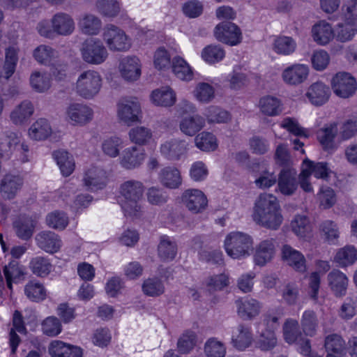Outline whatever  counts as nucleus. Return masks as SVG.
I'll list each match as a JSON object with an SVG mask.
<instances>
[{
  "instance_id": "f257e3e1",
  "label": "nucleus",
  "mask_w": 357,
  "mask_h": 357,
  "mask_svg": "<svg viewBox=\"0 0 357 357\" xmlns=\"http://www.w3.org/2000/svg\"><path fill=\"white\" fill-rule=\"evenodd\" d=\"M252 219L259 226L277 230L283 221L277 197L272 194H261L255 201Z\"/></svg>"
},
{
  "instance_id": "f03ea898",
  "label": "nucleus",
  "mask_w": 357,
  "mask_h": 357,
  "mask_svg": "<svg viewBox=\"0 0 357 357\" xmlns=\"http://www.w3.org/2000/svg\"><path fill=\"white\" fill-rule=\"evenodd\" d=\"M144 185L141 181L129 180L120 186V194L123 197L120 204L126 217L137 218L142 215L139 201L143 196Z\"/></svg>"
},
{
  "instance_id": "7ed1b4c3",
  "label": "nucleus",
  "mask_w": 357,
  "mask_h": 357,
  "mask_svg": "<svg viewBox=\"0 0 357 357\" xmlns=\"http://www.w3.org/2000/svg\"><path fill=\"white\" fill-rule=\"evenodd\" d=\"M224 246L230 257L241 259L250 256V252L253 250V241L246 233L234 231L227 235Z\"/></svg>"
},
{
  "instance_id": "20e7f679",
  "label": "nucleus",
  "mask_w": 357,
  "mask_h": 357,
  "mask_svg": "<svg viewBox=\"0 0 357 357\" xmlns=\"http://www.w3.org/2000/svg\"><path fill=\"white\" fill-rule=\"evenodd\" d=\"M102 86V77L97 71L88 70L82 72L76 82V91L79 96L91 99L96 96Z\"/></svg>"
},
{
  "instance_id": "39448f33",
  "label": "nucleus",
  "mask_w": 357,
  "mask_h": 357,
  "mask_svg": "<svg viewBox=\"0 0 357 357\" xmlns=\"http://www.w3.org/2000/svg\"><path fill=\"white\" fill-rule=\"evenodd\" d=\"M83 60L90 64L98 65L108 56V52L102 43L98 39L86 40L80 49Z\"/></svg>"
},
{
  "instance_id": "423d86ee",
  "label": "nucleus",
  "mask_w": 357,
  "mask_h": 357,
  "mask_svg": "<svg viewBox=\"0 0 357 357\" xmlns=\"http://www.w3.org/2000/svg\"><path fill=\"white\" fill-rule=\"evenodd\" d=\"M103 39L113 51H127L131 43L125 32L114 24H107L104 28Z\"/></svg>"
},
{
  "instance_id": "0eeeda50",
  "label": "nucleus",
  "mask_w": 357,
  "mask_h": 357,
  "mask_svg": "<svg viewBox=\"0 0 357 357\" xmlns=\"http://www.w3.org/2000/svg\"><path fill=\"white\" fill-rule=\"evenodd\" d=\"M331 86L336 96L347 98L355 93L357 84L355 78L350 73L339 72L333 77Z\"/></svg>"
},
{
  "instance_id": "6e6552de",
  "label": "nucleus",
  "mask_w": 357,
  "mask_h": 357,
  "mask_svg": "<svg viewBox=\"0 0 357 357\" xmlns=\"http://www.w3.org/2000/svg\"><path fill=\"white\" fill-rule=\"evenodd\" d=\"M216 39L223 43L234 46L242 40V33L240 28L229 21L218 24L214 31Z\"/></svg>"
},
{
  "instance_id": "1a4fd4ad",
  "label": "nucleus",
  "mask_w": 357,
  "mask_h": 357,
  "mask_svg": "<svg viewBox=\"0 0 357 357\" xmlns=\"http://www.w3.org/2000/svg\"><path fill=\"white\" fill-rule=\"evenodd\" d=\"M117 106L118 116L123 123L131 126L140 121L141 106L136 99L122 100Z\"/></svg>"
},
{
  "instance_id": "9d476101",
  "label": "nucleus",
  "mask_w": 357,
  "mask_h": 357,
  "mask_svg": "<svg viewBox=\"0 0 357 357\" xmlns=\"http://www.w3.org/2000/svg\"><path fill=\"white\" fill-rule=\"evenodd\" d=\"M182 202L193 213H202L208 204V200L204 192L197 189H188L181 196Z\"/></svg>"
},
{
  "instance_id": "9b49d317",
  "label": "nucleus",
  "mask_w": 357,
  "mask_h": 357,
  "mask_svg": "<svg viewBox=\"0 0 357 357\" xmlns=\"http://www.w3.org/2000/svg\"><path fill=\"white\" fill-rule=\"evenodd\" d=\"M277 181L278 189L284 195H292L298 188L297 172L294 169L283 168L280 171Z\"/></svg>"
},
{
  "instance_id": "f8f14e48",
  "label": "nucleus",
  "mask_w": 357,
  "mask_h": 357,
  "mask_svg": "<svg viewBox=\"0 0 357 357\" xmlns=\"http://www.w3.org/2000/svg\"><path fill=\"white\" fill-rule=\"evenodd\" d=\"M106 172L98 167L92 166L88 169L84 176L83 182L86 187L92 190L102 189L107 184Z\"/></svg>"
},
{
  "instance_id": "ddd939ff",
  "label": "nucleus",
  "mask_w": 357,
  "mask_h": 357,
  "mask_svg": "<svg viewBox=\"0 0 357 357\" xmlns=\"http://www.w3.org/2000/svg\"><path fill=\"white\" fill-rule=\"evenodd\" d=\"M309 75V68L303 64H294L286 68L282 74L284 82L289 85H298L304 82Z\"/></svg>"
},
{
  "instance_id": "4468645a",
  "label": "nucleus",
  "mask_w": 357,
  "mask_h": 357,
  "mask_svg": "<svg viewBox=\"0 0 357 357\" xmlns=\"http://www.w3.org/2000/svg\"><path fill=\"white\" fill-rule=\"evenodd\" d=\"M37 245L49 253L56 252L61 247L59 236L51 231H43L36 236Z\"/></svg>"
},
{
  "instance_id": "2eb2a0df",
  "label": "nucleus",
  "mask_w": 357,
  "mask_h": 357,
  "mask_svg": "<svg viewBox=\"0 0 357 357\" xmlns=\"http://www.w3.org/2000/svg\"><path fill=\"white\" fill-rule=\"evenodd\" d=\"M145 158L144 149L137 146L127 148L123 151L120 163L127 169H132L139 167Z\"/></svg>"
},
{
  "instance_id": "dca6fc26",
  "label": "nucleus",
  "mask_w": 357,
  "mask_h": 357,
  "mask_svg": "<svg viewBox=\"0 0 357 357\" xmlns=\"http://www.w3.org/2000/svg\"><path fill=\"white\" fill-rule=\"evenodd\" d=\"M93 110L86 105L79 103L71 104L66 110L68 119L74 123L85 124L93 118Z\"/></svg>"
},
{
  "instance_id": "f3484780",
  "label": "nucleus",
  "mask_w": 357,
  "mask_h": 357,
  "mask_svg": "<svg viewBox=\"0 0 357 357\" xmlns=\"http://www.w3.org/2000/svg\"><path fill=\"white\" fill-rule=\"evenodd\" d=\"M238 315L244 320H251L257 316L260 311L259 303L252 298H243L235 302Z\"/></svg>"
},
{
  "instance_id": "a211bd4d",
  "label": "nucleus",
  "mask_w": 357,
  "mask_h": 357,
  "mask_svg": "<svg viewBox=\"0 0 357 357\" xmlns=\"http://www.w3.org/2000/svg\"><path fill=\"white\" fill-rule=\"evenodd\" d=\"M121 76L127 81H135L141 75V64L136 56L123 59L119 65Z\"/></svg>"
},
{
  "instance_id": "6ab92c4d",
  "label": "nucleus",
  "mask_w": 357,
  "mask_h": 357,
  "mask_svg": "<svg viewBox=\"0 0 357 357\" xmlns=\"http://www.w3.org/2000/svg\"><path fill=\"white\" fill-rule=\"evenodd\" d=\"M187 151V143L184 140L172 139L160 146V153L166 158L176 160Z\"/></svg>"
},
{
  "instance_id": "aec40b11",
  "label": "nucleus",
  "mask_w": 357,
  "mask_h": 357,
  "mask_svg": "<svg viewBox=\"0 0 357 357\" xmlns=\"http://www.w3.org/2000/svg\"><path fill=\"white\" fill-rule=\"evenodd\" d=\"M282 257L295 271L301 273L305 271L306 266L304 256L290 245H284L282 246Z\"/></svg>"
},
{
  "instance_id": "412c9836",
  "label": "nucleus",
  "mask_w": 357,
  "mask_h": 357,
  "mask_svg": "<svg viewBox=\"0 0 357 357\" xmlns=\"http://www.w3.org/2000/svg\"><path fill=\"white\" fill-rule=\"evenodd\" d=\"M330 96V88L320 82L310 85L306 93V96L310 102L316 106H320L326 103Z\"/></svg>"
},
{
  "instance_id": "4be33fe9",
  "label": "nucleus",
  "mask_w": 357,
  "mask_h": 357,
  "mask_svg": "<svg viewBox=\"0 0 357 357\" xmlns=\"http://www.w3.org/2000/svg\"><path fill=\"white\" fill-rule=\"evenodd\" d=\"M51 24H52L56 35L69 36L75 30V22L67 13H58L55 14L51 20Z\"/></svg>"
},
{
  "instance_id": "5701e85b",
  "label": "nucleus",
  "mask_w": 357,
  "mask_h": 357,
  "mask_svg": "<svg viewBox=\"0 0 357 357\" xmlns=\"http://www.w3.org/2000/svg\"><path fill=\"white\" fill-rule=\"evenodd\" d=\"M23 184L22 178L16 175L6 174L1 181L0 190L4 198L12 199Z\"/></svg>"
},
{
  "instance_id": "b1692460",
  "label": "nucleus",
  "mask_w": 357,
  "mask_h": 357,
  "mask_svg": "<svg viewBox=\"0 0 357 357\" xmlns=\"http://www.w3.org/2000/svg\"><path fill=\"white\" fill-rule=\"evenodd\" d=\"M275 254L273 239H266L261 241L256 248L254 256L255 262L258 266H264L270 261Z\"/></svg>"
},
{
  "instance_id": "393cba45",
  "label": "nucleus",
  "mask_w": 357,
  "mask_h": 357,
  "mask_svg": "<svg viewBox=\"0 0 357 357\" xmlns=\"http://www.w3.org/2000/svg\"><path fill=\"white\" fill-rule=\"evenodd\" d=\"M328 281L331 290L337 297L345 295L348 279L343 273L333 270L328 275Z\"/></svg>"
},
{
  "instance_id": "a878e982",
  "label": "nucleus",
  "mask_w": 357,
  "mask_h": 357,
  "mask_svg": "<svg viewBox=\"0 0 357 357\" xmlns=\"http://www.w3.org/2000/svg\"><path fill=\"white\" fill-rule=\"evenodd\" d=\"M159 181L166 188H178L181 184L180 172L174 167H166L162 169L158 174Z\"/></svg>"
},
{
  "instance_id": "bb28decb",
  "label": "nucleus",
  "mask_w": 357,
  "mask_h": 357,
  "mask_svg": "<svg viewBox=\"0 0 357 357\" xmlns=\"http://www.w3.org/2000/svg\"><path fill=\"white\" fill-rule=\"evenodd\" d=\"M236 331L238 334L233 335L231 344L238 351H244L248 348L252 342V334L250 327L243 324L238 326Z\"/></svg>"
},
{
  "instance_id": "cd10ccee",
  "label": "nucleus",
  "mask_w": 357,
  "mask_h": 357,
  "mask_svg": "<svg viewBox=\"0 0 357 357\" xmlns=\"http://www.w3.org/2000/svg\"><path fill=\"white\" fill-rule=\"evenodd\" d=\"M313 39L318 44H328L335 35L331 24L325 21H321L314 24L312 29Z\"/></svg>"
},
{
  "instance_id": "c85d7f7f",
  "label": "nucleus",
  "mask_w": 357,
  "mask_h": 357,
  "mask_svg": "<svg viewBox=\"0 0 357 357\" xmlns=\"http://www.w3.org/2000/svg\"><path fill=\"white\" fill-rule=\"evenodd\" d=\"M33 113V106L29 100H24L10 112V118L15 125L24 123Z\"/></svg>"
},
{
  "instance_id": "c756f323",
  "label": "nucleus",
  "mask_w": 357,
  "mask_h": 357,
  "mask_svg": "<svg viewBox=\"0 0 357 357\" xmlns=\"http://www.w3.org/2000/svg\"><path fill=\"white\" fill-rule=\"evenodd\" d=\"M205 125V120L199 115L184 117L180 122L181 131L188 136H194L201 130Z\"/></svg>"
},
{
  "instance_id": "7c9ffc66",
  "label": "nucleus",
  "mask_w": 357,
  "mask_h": 357,
  "mask_svg": "<svg viewBox=\"0 0 357 357\" xmlns=\"http://www.w3.org/2000/svg\"><path fill=\"white\" fill-rule=\"evenodd\" d=\"M177 254V244L167 236L160 237L158 246V255L163 261L173 260Z\"/></svg>"
},
{
  "instance_id": "2f4dec72",
  "label": "nucleus",
  "mask_w": 357,
  "mask_h": 357,
  "mask_svg": "<svg viewBox=\"0 0 357 357\" xmlns=\"http://www.w3.org/2000/svg\"><path fill=\"white\" fill-rule=\"evenodd\" d=\"M13 328L10 329L9 333V343L12 354H15L20 342V338L19 335L15 333V331L20 333L26 331L22 316L21 313L17 310H16L13 314Z\"/></svg>"
},
{
  "instance_id": "473e14b6",
  "label": "nucleus",
  "mask_w": 357,
  "mask_h": 357,
  "mask_svg": "<svg viewBox=\"0 0 357 357\" xmlns=\"http://www.w3.org/2000/svg\"><path fill=\"white\" fill-rule=\"evenodd\" d=\"M337 132L338 128L336 124H331L317 132V139L324 150L332 151L335 149L334 139Z\"/></svg>"
},
{
  "instance_id": "72a5a7b5",
  "label": "nucleus",
  "mask_w": 357,
  "mask_h": 357,
  "mask_svg": "<svg viewBox=\"0 0 357 357\" xmlns=\"http://www.w3.org/2000/svg\"><path fill=\"white\" fill-rule=\"evenodd\" d=\"M18 61L17 52L15 48L10 47L6 50L5 63L0 72V82L7 81L14 73Z\"/></svg>"
},
{
  "instance_id": "f704fd0d",
  "label": "nucleus",
  "mask_w": 357,
  "mask_h": 357,
  "mask_svg": "<svg viewBox=\"0 0 357 357\" xmlns=\"http://www.w3.org/2000/svg\"><path fill=\"white\" fill-rule=\"evenodd\" d=\"M151 99L158 106L169 107L174 104L176 94L169 87H162L152 92Z\"/></svg>"
},
{
  "instance_id": "c9c22d12",
  "label": "nucleus",
  "mask_w": 357,
  "mask_h": 357,
  "mask_svg": "<svg viewBox=\"0 0 357 357\" xmlns=\"http://www.w3.org/2000/svg\"><path fill=\"white\" fill-rule=\"evenodd\" d=\"M13 226L17 236L24 241L31 238L35 227L33 221L29 218H19L13 222Z\"/></svg>"
},
{
  "instance_id": "e433bc0d",
  "label": "nucleus",
  "mask_w": 357,
  "mask_h": 357,
  "mask_svg": "<svg viewBox=\"0 0 357 357\" xmlns=\"http://www.w3.org/2000/svg\"><path fill=\"white\" fill-rule=\"evenodd\" d=\"M259 107L262 114L269 116H277L282 112L280 100L271 96H264L260 98Z\"/></svg>"
},
{
  "instance_id": "4c0bfd02",
  "label": "nucleus",
  "mask_w": 357,
  "mask_h": 357,
  "mask_svg": "<svg viewBox=\"0 0 357 357\" xmlns=\"http://www.w3.org/2000/svg\"><path fill=\"white\" fill-rule=\"evenodd\" d=\"M278 344V339L273 330L265 329L261 331L255 342V347L262 351L273 349Z\"/></svg>"
},
{
  "instance_id": "58836bf2",
  "label": "nucleus",
  "mask_w": 357,
  "mask_h": 357,
  "mask_svg": "<svg viewBox=\"0 0 357 357\" xmlns=\"http://www.w3.org/2000/svg\"><path fill=\"white\" fill-rule=\"evenodd\" d=\"M53 156L64 176H68L73 173L75 162L72 155L66 151H56L53 153Z\"/></svg>"
},
{
  "instance_id": "ea45409f",
  "label": "nucleus",
  "mask_w": 357,
  "mask_h": 357,
  "mask_svg": "<svg viewBox=\"0 0 357 357\" xmlns=\"http://www.w3.org/2000/svg\"><path fill=\"white\" fill-rule=\"evenodd\" d=\"M302 168L310 176L313 174L317 178L326 179L330 172L326 162H314L307 158L303 160Z\"/></svg>"
},
{
  "instance_id": "a19ab883",
  "label": "nucleus",
  "mask_w": 357,
  "mask_h": 357,
  "mask_svg": "<svg viewBox=\"0 0 357 357\" xmlns=\"http://www.w3.org/2000/svg\"><path fill=\"white\" fill-rule=\"evenodd\" d=\"M301 325L305 335L314 336L319 326L317 314L313 310H305L301 318Z\"/></svg>"
},
{
  "instance_id": "79ce46f5",
  "label": "nucleus",
  "mask_w": 357,
  "mask_h": 357,
  "mask_svg": "<svg viewBox=\"0 0 357 357\" xmlns=\"http://www.w3.org/2000/svg\"><path fill=\"white\" fill-rule=\"evenodd\" d=\"M52 133V128L45 119L36 121L29 128V135L31 138L36 140H43Z\"/></svg>"
},
{
  "instance_id": "37998d69",
  "label": "nucleus",
  "mask_w": 357,
  "mask_h": 357,
  "mask_svg": "<svg viewBox=\"0 0 357 357\" xmlns=\"http://www.w3.org/2000/svg\"><path fill=\"white\" fill-rule=\"evenodd\" d=\"M197 336L195 331H185L177 341V350L181 354L190 353L197 344Z\"/></svg>"
},
{
  "instance_id": "c03bdc74",
  "label": "nucleus",
  "mask_w": 357,
  "mask_h": 357,
  "mask_svg": "<svg viewBox=\"0 0 357 357\" xmlns=\"http://www.w3.org/2000/svg\"><path fill=\"white\" fill-rule=\"evenodd\" d=\"M172 71L181 80L189 81L193 77V73L188 63L181 57L176 56L172 60Z\"/></svg>"
},
{
  "instance_id": "a18cd8bd",
  "label": "nucleus",
  "mask_w": 357,
  "mask_h": 357,
  "mask_svg": "<svg viewBox=\"0 0 357 357\" xmlns=\"http://www.w3.org/2000/svg\"><path fill=\"white\" fill-rule=\"evenodd\" d=\"M325 348L328 355L335 354L343 355L345 353V342L342 337L337 334H331L325 339Z\"/></svg>"
},
{
  "instance_id": "49530a36",
  "label": "nucleus",
  "mask_w": 357,
  "mask_h": 357,
  "mask_svg": "<svg viewBox=\"0 0 357 357\" xmlns=\"http://www.w3.org/2000/svg\"><path fill=\"white\" fill-rule=\"evenodd\" d=\"M96 8L103 16L114 17L120 13V4L117 0H97Z\"/></svg>"
},
{
  "instance_id": "de8ad7c7",
  "label": "nucleus",
  "mask_w": 357,
  "mask_h": 357,
  "mask_svg": "<svg viewBox=\"0 0 357 357\" xmlns=\"http://www.w3.org/2000/svg\"><path fill=\"white\" fill-rule=\"evenodd\" d=\"M79 26L84 33L96 35L100 31L102 23L98 17L92 14H87L80 20Z\"/></svg>"
},
{
  "instance_id": "09e8293b",
  "label": "nucleus",
  "mask_w": 357,
  "mask_h": 357,
  "mask_svg": "<svg viewBox=\"0 0 357 357\" xmlns=\"http://www.w3.org/2000/svg\"><path fill=\"white\" fill-rule=\"evenodd\" d=\"M196 146L203 151H214L217 146L215 137L211 132H202L195 138Z\"/></svg>"
},
{
  "instance_id": "8fccbe9b",
  "label": "nucleus",
  "mask_w": 357,
  "mask_h": 357,
  "mask_svg": "<svg viewBox=\"0 0 357 357\" xmlns=\"http://www.w3.org/2000/svg\"><path fill=\"white\" fill-rule=\"evenodd\" d=\"M357 259V251L353 246H345L339 250L335 257V261L340 266H347Z\"/></svg>"
},
{
  "instance_id": "3c124183",
  "label": "nucleus",
  "mask_w": 357,
  "mask_h": 357,
  "mask_svg": "<svg viewBox=\"0 0 357 357\" xmlns=\"http://www.w3.org/2000/svg\"><path fill=\"white\" fill-rule=\"evenodd\" d=\"M24 293L29 299L34 302H39L46 298L44 286L35 281H31L25 286Z\"/></svg>"
},
{
  "instance_id": "603ef678",
  "label": "nucleus",
  "mask_w": 357,
  "mask_h": 357,
  "mask_svg": "<svg viewBox=\"0 0 357 357\" xmlns=\"http://www.w3.org/2000/svg\"><path fill=\"white\" fill-rule=\"evenodd\" d=\"M357 31L354 22L344 21L339 23L335 29V36L341 42H347L352 39Z\"/></svg>"
},
{
  "instance_id": "864d4df0",
  "label": "nucleus",
  "mask_w": 357,
  "mask_h": 357,
  "mask_svg": "<svg viewBox=\"0 0 357 357\" xmlns=\"http://www.w3.org/2000/svg\"><path fill=\"white\" fill-rule=\"evenodd\" d=\"M30 268L36 275L45 277L50 273L52 264L47 258L36 257L30 262Z\"/></svg>"
},
{
  "instance_id": "5fc2aeb1",
  "label": "nucleus",
  "mask_w": 357,
  "mask_h": 357,
  "mask_svg": "<svg viewBox=\"0 0 357 357\" xmlns=\"http://www.w3.org/2000/svg\"><path fill=\"white\" fill-rule=\"evenodd\" d=\"M33 56L38 62L47 64L58 57V52L48 45H41L35 49Z\"/></svg>"
},
{
  "instance_id": "6e6d98bb",
  "label": "nucleus",
  "mask_w": 357,
  "mask_h": 357,
  "mask_svg": "<svg viewBox=\"0 0 357 357\" xmlns=\"http://www.w3.org/2000/svg\"><path fill=\"white\" fill-rule=\"evenodd\" d=\"M46 222L52 229L63 230L68 225V218L64 212L55 211L47 215Z\"/></svg>"
},
{
  "instance_id": "4d7b16f0",
  "label": "nucleus",
  "mask_w": 357,
  "mask_h": 357,
  "mask_svg": "<svg viewBox=\"0 0 357 357\" xmlns=\"http://www.w3.org/2000/svg\"><path fill=\"white\" fill-rule=\"evenodd\" d=\"M283 332L284 340L288 343H294L301 338V332L297 320L287 319L284 324Z\"/></svg>"
},
{
  "instance_id": "13d9d810",
  "label": "nucleus",
  "mask_w": 357,
  "mask_h": 357,
  "mask_svg": "<svg viewBox=\"0 0 357 357\" xmlns=\"http://www.w3.org/2000/svg\"><path fill=\"white\" fill-rule=\"evenodd\" d=\"M204 349L207 357H225L226 354L224 344L214 337L208 339L205 342Z\"/></svg>"
},
{
  "instance_id": "bf43d9fd",
  "label": "nucleus",
  "mask_w": 357,
  "mask_h": 357,
  "mask_svg": "<svg viewBox=\"0 0 357 357\" xmlns=\"http://www.w3.org/2000/svg\"><path fill=\"white\" fill-rule=\"evenodd\" d=\"M143 292L149 296H158L165 291L162 281L157 278H148L143 282Z\"/></svg>"
},
{
  "instance_id": "052dcab7",
  "label": "nucleus",
  "mask_w": 357,
  "mask_h": 357,
  "mask_svg": "<svg viewBox=\"0 0 357 357\" xmlns=\"http://www.w3.org/2000/svg\"><path fill=\"white\" fill-rule=\"evenodd\" d=\"M128 135L130 141L138 145H144L152 137L151 130L144 126L130 129Z\"/></svg>"
},
{
  "instance_id": "680f3d73",
  "label": "nucleus",
  "mask_w": 357,
  "mask_h": 357,
  "mask_svg": "<svg viewBox=\"0 0 357 357\" xmlns=\"http://www.w3.org/2000/svg\"><path fill=\"white\" fill-rule=\"evenodd\" d=\"M339 135L343 140L349 139L357 135V116L345 120L338 129Z\"/></svg>"
},
{
  "instance_id": "e2e57ef3",
  "label": "nucleus",
  "mask_w": 357,
  "mask_h": 357,
  "mask_svg": "<svg viewBox=\"0 0 357 357\" xmlns=\"http://www.w3.org/2000/svg\"><path fill=\"white\" fill-rule=\"evenodd\" d=\"M296 44L291 37L281 36L275 39L274 43L275 51L281 54L289 55L296 50Z\"/></svg>"
},
{
  "instance_id": "0e129e2a",
  "label": "nucleus",
  "mask_w": 357,
  "mask_h": 357,
  "mask_svg": "<svg viewBox=\"0 0 357 357\" xmlns=\"http://www.w3.org/2000/svg\"><path fill=\"white\" fill-rule=\"evenodd\" d=\"M19 143L20 139L17 135L13 132L2 138L0 142V156L1 158H8Z\"/></svg>"
},
{
  "instance_id": "69168bd1",
  "label": "nucleus",
  "mask_w": 357,
  "mask_h": 357,
  "mask_svg": "<svg viewBox=\"0 0 357 357\" xmlns=\"http://www.w3.org/2000/svg\"><path fill=\"white\" fill-rule=\"evenodd\" d=\"M196 98L202 103L211 102L215 97V91L212 86L208 83H199L194 91Z\"/></svg>"
},
{
  "instance_id": "338daca9",
  "label": "nucleus",
  "mask_w": 357,
  "mask_h": 357,
  "mask_svg": "<svg viewBox=\"0 0 357 357\" xmlns=\"http://www.w3.org/2000/svg\"><path fill=\"white\" fill-rule=\"evenodd\" d=\"M280 126L295 136L305 139L309 137L307 130L301 127L296 119L286 117L282 121Z\"/></svg>"
},
{
  "instance_id": "774afa93",
  "label": "nucleus",
  "mask_w": 357,
  "mask_h": 357,
  "mask_svg": "<svg viewBox=\"0 0 357 357\" xmlns=\"http://www.w3.org/2000/svg\"><path fill=\"white\" fill-rule=\"evenodd\" d=\"M202 58L208 63H214L225 56V51L220 45H208L202 52Z\"/></svg>"
}]
</instances>
